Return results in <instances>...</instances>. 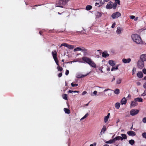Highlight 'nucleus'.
Segmentation results:
<instances>
[{
    "label": "nucleus",
    "instance_id": "nucleus-1",
    "mask_svg": "<svg viewBox=\"0 0 146 146\" xmlns=\"http://www.w3.org/2000/svg\"><path fill=\"white\" fill-rule=\"evenodd\" d=\"M131 38L133 41L137 44H140L142 43L141 39L140 36L137 34L133 35Z\"/></svg>",
    "mask_w": 146,
    "mask_h": 146
},
{
    "label": "nucleus",
    "instance_id": "nucleus-2",
    "mask_svg": "<svg viewBox=\"0 0 146 146\" xmlns=\"http://www.w3.org/2000/svg\"><path fill=\"white\" fill-rule=\"evenodd\" d=\"M69 0H57L56 5V7H63L66 4Z\"/></svg>",
    "mask_w": 146,
    "mask_h": 146
},
{
    "label": "nucleus",
    "instance_id": "nucleus-3",
    "mask_svg": "<svg viewBox=\"0 0 146 146\" xmlns=\"http://www.w3.org/2000/svg\"><path fill=\"white\" fill-rule=\"evenodd\" d=\"M139 112L138 110L133 109L130 111V113L132 116H134L138 114Z\"/></svg>",
    "mask_w": 146,
    "mask_h": 146
},
{
    "label": "nucleus",
    "instance_id": "nucleus-4",
    "mask_svg": "<svg viewBox=\"0 0 146 146\" xmlns=\"http://www.w3.org/2000/svg\"><path fill=\"white\" fill-rule=\"evenodd\" d=\"M120 16V13L118 12H116L113 13L111 15V17L113 19H115L118 18Z\"/></svg>",
    "mask_w": 146,
    "mask_h": 146
},
{
    "label": "nucleus",
    "instance_id": "nucleus-5",
    "mask_svg": "<svg viewBox=\"0 0 146 146\" xmlns=\"http://www.w3.org/2000/svg\"><path fill=\"white\" fill-rule=\"evenodd\" d=\"M143 62L141 60H139L137 62V66L140 69L142 68L144 66Z\"/></svg>",
    "mask_w": 146,
    "mask_h": 146
},
{
    "label": "nucleus",
    "instance_id": "nucleus-6",
    "mask_svg": "<svg viewBox=\"0 0 146 146\" xmlns=\"http://www.w3.org/2000/svg\"><path fill=\"white\" fill-rule=\"evenodd\" d=\"M64 46L70 49H72L74 48L73 45H69L67 43H64L61 44V46Z\"/></svg>",
    "mask_w": 146,
    "mask_h": 146
},
{
    "label": "nucleus",
    "instance_id": "nucleus-7",
    "mask_svg": "<svg viewBox=\"0 0 146 146\" xmlns=\"http://www.w3.org/2000/svg\"><path fill=\"white\" fill-rule=\"evenodd\" d=\"M82 60L84 62H86L88 64L91 59L87 57H83L82 58Z\"/></svg>",
    "mask_w": 146,
    "mask_h": 146
},
{
    "label": "nucleus",
    "instance_id": "nucleus-8",
    "mask_svg": "<svg viewBox=\"0 0 146 146\" xmlns=\"http://www.w3.org/2000/svg\"><path fill=\"white\" fill-rule=\"evenodd\" d=\"M138 105V103L134 99L133 101L131 102L130 104V107L131 108L133 107H134L137 106Z\"/></svg>",
    "mask_w": 146,
    "mask_h": 146
},
{
    "label": "nucleus",
    "instance_id": "nucleus-9",
    "mask_svg": "<svg viewBox=\"0 0 146 146\" xmlns=\"http://www.w3.org/2000/svg\"><path fill=\"white\" fill-rule=\"evenodd\" d=\"M88 64L90 66L93 68H96V64L92 59L90 61V62H89Z\"/></svg>",
    "mask_w": 146,
    "mask_h": 146
},
{
    "label": "nucleus",
    "instance_id": "nucleus-10",
    "mask_svg": "<svg viewBox=\"0 0 146 146\" xmlns=\"http://www.w3.org/2000/svg\"><path fill=\"white\" fill-rule=\"evenodd\" d=\"M113 3L110 1L107 4L106 8L107 9H111L113 8V5L112 4Z\"/></svg>",
    "mask_w": 146,
    "mask_h": 146
},
{
    "label": "nucleus",
    "instance_id": "nucleus-11",
    "mask_svg": "<svg viewBox=\"0 0 146 146\" xmlns=\"http://www.w3.org/2000/svg\"><path fill=\"white\" fill-rule=\"evenodd\" d=\"M140 60H141V61H145L146 60V54H143L141 55L140 57Z\"/></svg>",
    "mask_w": 146,
    "mask_h": 146
},
{
    "label": "nucleus",
    "instance_id": "nucleus-12",
    "mask_svg": "<svg viewBox=\"0 0 146 146\" xmlns=\"http://www.w3.org/2000/svg\"><path fill=\"white\" fill-rule=\"evenodd\" d=\"M127 133L129 136H134L136 135L135 132L131 131H127Z\"/></svg>",
    "mask_w": 146,
    "mask_h": 146
},
{
    "label": "nucleus",
    "instance_id": "nucleus-13",
    "mask_svg": "<svg viewBox=\"0 0 146 146\" xmlns=\"http://www.w3.org/2000/svg\"><path fill=\"white\" fill-rule=\"evenodd\" d=\"M131 61V59L130 58L127 59L123 58L122 59V62L124 63H129Z\"/></svg>",
    "mask_w": 146,
    "mask_h": 146
},
{
    "label": "nucleus",
    "instance_id": "nucleus-14",
    "mask_svg": "<svg viewBox=\"0 0 146 146\" xmlns=\"http://www.w3.org/2000/svg\"><path fill=\"white\" fill-rule=\"evenodd\" d=\"M95 15L96 18H98L101 17L102 15V13L100 12L97 11L95 13Z\"/></svg>",
    "mask_w": 146,
    "mask_h": 146
},
{
    "label": "nucleus",
    "instance_id": "nucleus-15",
    "mask_svg": "<svg viewBox=\"0 0 146 146\" xmlns=\"http://www.w3.org/2000/svg\"><path fill=\"white\" fill-rule=\"evenodd\" d=\"M102 56L103 57L106 58L109 56V54L106 51H105L102 53Z\"/></svg>",
    "mask_w": 146,
    "mask_h": 146
},
{
    "label": "nucleus",
    "instance_id": "nucleus-16",
    "mask_svg": "<svg viewBox=\"0 0 146 146\" xmlns=\"http://www.w3.org/2000/svg\"><path fill=\"white\" fill-rule=\"evenodd\" d=\"M127 100L125 98H123L121 101V103L122 105L125 104Z\"/></svg>",
    "mask_w": 146,
    "mask_h": 146
},
{
    "label": "nucleus",
    "instance_id": "nucleus-17",
    "mask_svg": "<svg viewBox=\"0 0 146 146\" xmlns=\"http://www.w3.org/2000/svg\"><path fill=\"white\" fill-rule=\"evenodd\" d=\"M121 140H122L123 139H126L127 137L126 135L125 134H121Z\"/></svg>",
    "mask_w": 146,
    "mask_h": 146
},
{
    "label": "nucleus",
    "instance_id": "nucleus-18",
    "mask_svg": "<svg viewBox=\"0 0 146 146\" xmlns=\"http://www.w3.org/2000/svg\"><path fill=\"white\" fill-rule=\"evenodd\" d=\"M137 76L139 78H141L143 77V74L141 72H138L137 74Z\"/></svg>",
    "mask_w": 146,
    "mask_h": 146
},
{
    "label": "nucleus",
    "instance_id": "nucleus-19",
    "mask_svg": "<svg viewBox=\"0 0 146 146\" xmlns=\"http://www.w3.org/2000/svg\"><path fill=\"white\" fill-rule=\"evenodd\" d=\"M108 63L109 64L112 66H114L115 65V64L114 62V61L112 60H110L109 61Z\"/></svg>",
    "mask_w": 146,
    "mask_h": 146
},
{
    "label": "nucleus",
    "instance_id": "nucleus-20",
    "mask_svg": "<svg viewBox=\"0 0 146 146\" xmlns=\"http://www.w3.org/2000/svg\"><path fill=\"white\" fill-rule=\"evenodd\" d=\"M135 100L137 102V101L139 102H143V99L141 98H135Z\"/></svg>",
    "mask_w": 146,
    "mask_h": 146
},
{
    "label": "nucleus",
    "instance_id": "nucleus-21",
    "mask_svg": "<svg viewBox=\"0 0 146 146\" xmlns=\"http://www.w3.org/2000/svg\"><path fill=\"white\" fill-rule=\"evenodd\" d=\"M64 111L65 113L68 114H69L70 112V110L67 108H64Z\"/></svg>",
    "mask_w": 146,
    "mask_h": 146
},
{
    "label": "nucleus",
    "instance_id": "nucleus-22",
    "mask_svg": "<svg viewBox=\"0 0 146 146\" xmlns=\"http://www.w3.org/2000/svg\"><path fill=\"white\" fill-rule=\"evenodd\" d=\"M120 104L119 103L117 102L115 104V107L117 109H119V108Z\"/></svg>",
    "mask_w": 146,
    "mask_h": 146
},
{
    "label": "nucleus",
    "instance_id": "nucleus-23",
    "mask_svg": "<svg viewBox=\"0 0 146 146\" xmlns=\"http://www.w3.org/2000/svg\"><path fill=\"white\" fill-rule=\"evenodd\" d=\"M114 143V140L113 139L106 142V143Z\"/></svg>",
    "mask_w": 146,
    "mask_h": 146
},
{
    "label": "nucleus",
    "instance_id": "nucleus-24",
    "mask_svg": "<svg viewBox=\"0 0 146 146\" xmlns=\"http://www.w3.org/2000/svg\"><path fill=\"white\" fill-rule=\"evenodd\" d=\"M106 130V127L105 125H104L100 132L101 134L102 135V132H103V133H104Z\"/></svg>",
    "mask_w": 146,
    "mask_h": 146
},
{
    "label": "nucleus",
    "instance_id": "nucleus-25",
    "mask_svg": "<svg viewBox=\"0 0 146 146\" xmlns=\"http://www.w3.org/2000/svg\"><path fill=\"white\" fill-rule=\"evenodd\" d=\"M88 74H87L86 75H82V74H79L78 75L77 78H81L84 77L86 76L87 75H88Z\"/></svg>",
    "mask_w": 146,
    "mask_h": 146
},
{
    "label": "nucleus",
    "instance_id": "nucleus-26",
    "mask_svg": "<svg viewBox=\"0 0 146 146\" xmlns=\"http://www.w3.org/2000/svg\"><path fill=\"white\" fill-rule=\"evenodd\" d=\"M62 97L65 100H68V96L66 94H63L62 95Z\"/></svg>",
    "mask_w": 146,
    "mask_h": 146
},
{
    "label": "nucleus",
    "instance_id": "nucleus-27",
    "mask_svg": "<svg viewBox=\"0 0 146 146\" xmlns=\"http://www.w3.org/2000/svg\"><path fill=\"white\" fill-rule=\"evenodd\" d=\"M114 92L115 94H118L120 93L119 90L117 88L114 91Z\"/></svg>",
    "mask_w": 146,
    "mask_h": 146
},
{
    "label": "nucleus",
    "instance_id": "nucleus-28",
    "mask_svg": "<svg viewBox=\"0 0 146 146\" xmlns=\"http://www.w3.org/2000/svg\"><path fill=\"white\" fill-rule=\"evenodd\" d=\"M114 140V142H115L116 141L119 140H121V137L119 136H117L113 139Z\"/></svg>",
    "mask_w": 146,
    "mask_h": 146
},
{
    "label": "nucleus",
    "instance_id": "nucleus-29",
    "mask_svg": "<svg viewBox=\"0 0 146 146\" xmlns=\"http://www.w3.org/2000/svg\"><path fill=\"white\" fill-rule=\"evenodd\" d=\"M92 8V7L90 5H88L86 7V9L88 11L91 10Z\"/></svg>",
    "mask_w": 146,
    "mask_h": 146
},
{
    "label": "nucleus",
    "instance_id": "nucleus-30",
    "mask_svg": "<svg viewBox=\"0 0 146 146\" xmlns=\"http://www.w3.org/2000/svg\"><path fill=\"white\" fill-rule=\"evenodd\" d=\"M96 1L97 2H100V5L98 6V7L102 6V5L104 4V1H102V0H97Z\"/></svg>",
    "mask_w": 146,
    "mask_h": 146
},
{
    "label": "nucleus",
    "instance_id": "nucleus-31",
    "mask_svg": "<svg viewBox=\"0 0 146 146\" xmlns=\"http://www.w3.org/2000/svg\"><path fill=\"white\" fill-rule=\"evenodd\" d=\"M119 66V65H118L117 66H116L115 67H113L111 68V71H113L114 70H115L118 69V66Z\"/></svg>",
    "mask_w": 146,
    "mask_h": 146
},
{
    "label": "nucleus",
    "instance_id": "nucleus-32",
    "mask_svg": "<svg viewBox=\"0 0 146 146\" xmlns=\"http://www.w3.org/2000/svg\"><path fill=\"white\" fill-rule=\"evenodd\" d=\"M129 143L131 145H133L135 143V141L133 139H131L129 141Z\"/></svg>",
    "mask_w": 146,
    "mask_h": 146
},
{
    "label": "nucleus",
    "instance_id": "nucleus-33",
    "mask_svg": "<svg viewBox=\"0 0 146 146\" xmlns=\"http://www.w3.org/2000/svg\"><path fill=\"white\" fill-rule=\"evenodd\" d=\"M116 32L117 33L120 34L121 33V28L119 27L117 28Z\"/></svg>",
    "mask_w": 146,
    "mask_h": 146
},
{
    "label": "nucleus",
    "instance_id": "nucleus-34",
    "mask_svg": "<svg viewBox=\"0 0 146 146\" xmlns=\"http://www.w3.org/2000/svg\"><path fill=\"white\" fill-rule=\"evenodd\" d=\"M82 50V48L80 47H77L76 48L74 49V52H76L78 51H81Z\"/></svg>",
    "mask_w": 146,
    "mask_h": 146
},
{
    "label": "nucleus",
    "instance_id": "nucleus-35",
    "mask_svg": "<svg viewBox=\"0 0 146 146\" xmlns=\"http://www.w3.org/2000/svg\"><path fill=\"white\" fill-rule=\"evenodd\" d=\"M121 78H118V79L116 81L117 84H120L121 82Z\"/></svg>",
    "mask_w": 146,
    "mask_h": 146
},
{
    "label": "nucleus",
    "instance_id": "nucleus-36",
    "mask_svg": "<svg viewBox=\"0 0 146 146\" xmlns=\"http://www.w3.org/2000/svg\"><path fill=\"white\" fill-rule=\"evenodd\" d=\"M53 57L57 56V52L56 51H54L52 52Z\"/></svg>",
    "mask_w": 146,
    "mask_h": 146
},
{
    "label": "nucleus",
    "instance_id": "nucleus-37",
    "mask_svg": "<svg viewBox=\"0 0 146 146\" xmlns=\"http://www.w3.org/2000/svg\"><path fill=\"white\" fill-rule=\"evenodd\" d=\"M109 118L108 116H106L104 118V121L105 123H106L108 120V119Z\"/></svg>",
    "mask_w": 146,
    "mask_h": 146
},
{
    "label": "nucleus",
    "instance_id": "nucleus-38",
    "mask_svg": "<svg viewBox=\"0 0 146 146\" xmlns=\"http://www.w3.org/2000/svg\"><path fill=\"white\" fill-rule=\"evenodd\" d=\"M88 50L84 48H82V50L81 51L82 52H84V53H86L87 52V51Z\"/></svg>",
    "mask_w": 146,
    "mask_h": 146
},
{
    "label": "nucleus",
    "instance_id": "nucleus-39",
    "mask_svg": "<svg viewBox=\"0 0 146 146\" xmlns=\"http://www.w3.org/2000/svg\"><path fill=\"white\" fill-rule=\"evenodd\" d=\"M69 93H72V92H77L78 93L80 92L79 91H73L72 90H69L68 91Z\"/></svg>",
    "mask_w": 146,
    "mask_h": 146
},
{
    "label": "nucleus",
    "instance_id": "nucleus-40",
    "mask_svg": "<svg viewBox=\"0 0 146 146\" xmlns=\"http://www.w3.org/2000/svg\"><path fill=\"white\" fill-rule=\"evenodd\" d=\"M57 68L58 70L60 71H61L63 70L62 68L61 67H60L59 65Z\"/></svg>",
    "mask_w": 146,
    "mask_h": 146
},
{
    "label": "nucleus",
    "instance_id": "nucleus-41",
    "mask_svg": "<svg viewBox=\"0 0 146 146\" xmlns=\"http://www.w3.org/2000/svg\"><path fill=\"white\" fill-rule=\"evenodd\" d=\"M142 135L143 138L146 139V132H144L142 134Z\"/></svg>",
    "mask_w": 146,
    "mask_h": 146
},
{
    "label": "nucleus",
    "instance_id": "nucleus-42",
    "mask_svg": "<svg viewBox=\"0 0 146 146\" xmlns=\"http://www.w3.org/2000/svg\"><path fill=\"white\" fill-rule=\"evenodd\" d=\"M89 115V114L88 113H87L81 119V120H82V119H85V118H86L88 116V115Z\"/></svg>",
    "mask_w": 146,
    "mask_h": 146
},
{
    "label": "nucleus",
    "instance_id": "nucleus-43",
    "mask_svg": "<svg viewBox=\"0 0 146 146\" xmlns=\"http://www.w3.org/2000/svg\"><path fill=\"white\" fill-rule=\"evenodd\" d=\"M117 6V4L116 3H114L113 5V9H116Z\"/></svg>",
    "mask_w": 146,
    "mask_h": 146
},
{
    "label": "nucleus",
    "instance_id": "nucleus-44",
    "mask_svg": "<svg viewBox=\"0 0 146 146\" xmlns=\"http://www.w3.org/2000/svg\"><path fill=\"white\" fill-rule=\"evenodd\" d=\"M71 85L73 87H74L75 86H78V84H74L73 83L71 84Z\"/></svg>",
    "mask_w": 146,
    "mask_h": 146
},
{
    "label": "nucleus",
    "instance_id": "nucleus-45",
    "mask_svg": "<svg viewBox=\"0 0 146 146\" xmlns=\"http://www.w3.org/2000/svg\"><path fill=\"white\" fill-rule=\"evenodd\" d=\"M103 66H101L99 68V70L100 71H101V73H103V72L102 70V69H103Z\"/></svg>",
    "mask_w": 146,
    "mask_h": 146
},
{
    "label": "nucleus",
    "instance_id": "nucleus-46",
    "mask_svg": "<svg viewBox=\"0 0 146 146\" xmlns=\"http://www.w3.org/2000/svg\"><path fill=\"white\" fill-rule=\"evenodd\" d=\"M116 3H117L118 5H120V1L119 0H115V1Z\"/></svg>",
    "mask_w": 146,
    "mask_h": 146
},
{
    "label": "nucleus",
    "instance_id": "nucleus-47",
    "mask_svg": "<svg viewBox=\"0 0 146 146\" xmlns=\"http://www.w3.org/2000/svg\"><path fill=\"white\" fill-rule=\"evenodd\" d=\"M142 121L144 123H146V117L143 118Z\"/></svg>",
    "mask_w": 146,
    "mask_h": 146
},
{
    "label": "nucleus",
    "instance_id": "nucleus-48",
    "mask_svg": "<svg viewBox=\"0 0 146 146\" xmlns=\"http://www.w3.org/2000/svg\"><path fill=\"white\" fill-rule=\"evenodd\" d=\"M116 25V24H115V23H113L112 24V26H111V27L113 28H114V27H115V26Z\"/></svg>",
    "mask_w": 146,
    "mask_h": 146
},
{
    "label": "nucleus",
    "instance_id": "nucleus-49",
    "mask_svg": "<svg viewBox=\"0 0 146 146\" xmlns=\"http://www.w3.org/2000/svg\"><path fill=\"white\" fill-rule=\"evenodd\" d=\"M130 18L131 19H133L135 18V16L133 15H131L130 16Z\"/></svg>",
    "mask_w": 146,
    "mask_h": 146
},
{
    "label": "nucleus",
    "instance_id": "nucleus-50",
    "mask_svg": "<svg viewBox=\"0 0 146 146\" xmlns=\"http://www.w3.org/2000/svg\"><path fill=\"white\" fill-rule=\"evenodd\" d=\"M69 73V71L68 70H66L65 72V74L66 75H68Z\"/></svg>",
    "mask_w": 146,
    "mask_h": 146
},
{
    "label": "nucleus",
    "instance_id": "nucleus-51",
    "mask_svg": "<svg viewBox=\"0 0 146 146\" xmlns=\"http://www.w3.org/2000/svg\"><path fill=\"white\" fill-rule=\"evenodd\" d=\"M143 72L145 74H146V69L144 68L143 70Z\"/></svg>",
    "mask_w": 146,
    "mask_h": 146
},
{
    "label": "nucleus",
    "instance_id": "nucleus-52",
    "mask_svg": "<svg viewBox=\"0 0 146 146\" xmlns=\"http://www.w3.org/2000/svg\"><path fill=\"white\" fill-rule=\"evenodd\" d=\"M98 5H100V2L99 1L97 2L95 4V6H97Z\"/></svg>",
    "mask_w": 146,
    "mask_h": 146
},
{
    "label": "nucleus",
    "instance_id": "nucleus-53",
    "mask_svg": "<svg viewBox=\"0 0 146 146\" xmlns=\"http://www.w3.org/2000/svg\"><path fill=\"white\" fill-rule=\"evenodd\" d=\"M86 93H87V92L86 91H84L82 92V95H84L86 94Z\"/></svg>",
    "mask_w": 146,
    "mask_h": 146
},
{
    "label": "nucleus",
    "instance_id": "nucleus-54",
    "mask_svg": "<svg viewBox=\"0 0 146 146\" xmlns=\"http://www.w3.org/2000/svg\"><path fill=\"white\" fill-rule=\"evenodd\" d=\"M62 76V72L58 74V76L59 77H61Z\"/></svg>",
    "mask_w": 146,
    "mask_h": 146
},
{
    "label": "nucleus",
    "instance_id": "nucleus-55",
    "mask_svg": "<svg viewBox=\"0 0 146 146\" xmlns=\"http://www.w3.org/2000/svg\"><path fill=\"white\" fill-rule=\"evenodd\" d=\"M53 58L54 60L55 61H56L58 60L57 59V56L54 57H53Z\"/></svg>",
    "mask_w": 146,
    "mask_h": 146
},
{
    "label": "nucleus",
    "instance_id": "nucleus-56",
    "mask_svg": "<svg viewBox=\"0 0 146 146\" xmlns=\"http://www.w3.org/2000/svg\"><path fill=\"white\" fill-rule=\"evenodd\" d=\"M55 62L58 66H59V64H58V60L56 61H55Z\"/></svg>",
    "mask_w": 146,
    "mask_h": 146
},
{
    "label": "nucleus",
    "instance_id": "nucleus-57",
    "mask_svg": "<svg viewBox=\"0 0 146 146\" xmlns=\"http://www.w3.org/2000/svg\"><path fill=\"white\" fill-rule=\"evenodd\" d=\"M143 87L144 88L146 89V82L144 83L143 85Z\"/></svg>",
    "mask_w": 146,
    "mask_h": 146
},
{
    "label": "nucleus",
    "instance_id": "nucleus-58",
    "mask_svg": "<svg viewBox=\"0 0 146 146\" xmlns=\"http://www.w3.org/2000/svg\"><path fill=\"white\" fill-rule=\"evenodd\" d=\"M40 5H34L33 7V9H35V7H37L38 6H39Z\"/></svg>",
    "mask_w": 146,
    "mask_h": 146
},
{
    "label": "nucleus",
    "instance_id": "nucleus-59",
    "mask_svg": "<svg viewBox=\"0 0 146 146\" xmlns=\"http://www.w3.org/2000/svg\"><path fill=\"white\" fill-rule=\"evenodd\" d=\"M97 92L96 91H94L93 92V94L95 95H96L97 94Z\"/></svg>",
    "mask_w": 146,
    "mask_h": 146
},
{
    "label": "nucleus",
    "instance_id": "nucleus-60",
    "mask_svg": "<svg viewBox=\"0 0 146 146\" xmlns=\"http://www.w3.org/2000/svg\"><path fill=\"white\" fill-rule=\"evenodd\" d=\"M137 86H140L141 85V83L139 82H137Z\"/></svg>",
    "mask_w": 146,
    "mask_h": 146
},
{
    "label": "nucleus",
    "instance_id": "nucleus-61",
    "mask_svg": "<svg viewBox=\"0 0 146 146\" xmlns=\"http://www.w3.org/2000/svg\"><path fill=\"white\" fill-rule=\"evenodd\" d=\"M107 70L108 71H110V68L109 67H108L107 68Z\"/></svg>",
    "mask_w": 146,
    "mask_h": 146
},
{
    "label": "nucleus",
    "instance_id": "nucleus-62",
    "mask_svg": "<svg viewBox=\"0 0 146 146\" xmlns=\"http://www.w3.org/2000/svg\"><path fill=\"white\" fill-rule=\"evenodd\" d=\"M110 90V89H106L105 90H104V92H106L108 90Z\"/></svg>",
    "mask_w": 146,
    "mask_h": 146
},
{
    "label": "nucleus",
    "instance_id": "nucleus-63",
    "mask_svg": "<svg viewBox=\"0 0 146 146\" xmlns=\"http://www.w3.org/2000/svg\"><path fill=\"white\" fill-rule=\"evenodd\" d=\"M115 79V78L113 77V78L112 79V80H111V82H113V81H114Z\"/></svg>",
    "mask_w": 146,
    "mask_h": 146
},
{
    "label": "nucleus",
    "instance_id": "nucleus-64",
    "mask_svg": "<svg viewBox=\"0 0 146 146\" xmlns=\"http://www.w3.org/2000/svg\"><path fill=\"white\" fill-rule=\"evenodd\" d=\"M109 0H104V3L105 2H108L109 1Z\"/></svg>",
    "mask_w": 146,
    "mask_h": 146
}]
</instances>
